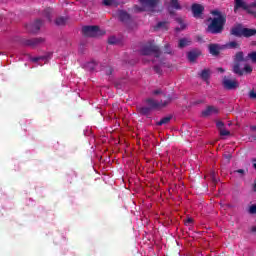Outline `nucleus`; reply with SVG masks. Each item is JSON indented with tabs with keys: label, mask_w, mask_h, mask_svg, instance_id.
<instances>
[{
	"label": "nucleus",
	"mask_w": 256,
	"mask_h": 256,
	"mask_svg": "<svg viewBox=\"0 0 256 256\" xmlns=\"http://www.w3.org/2000/svg\"><path fill=\"white\" fill-rule=\"evenodd\" d=\"M51 13H53V8H46L43 11V16L48 19V21H51Z\"/></svg>",
	"instance_id": "obj_27"
},
{
	"label": "nucleus",
	"mask_w": 256,
	"mask_h": 256,
	"mask_svg": "<svg viewBox=\"0 0 256 256\" xmlns=\"http://www.w3.org/2000/svg\"><path fill=\"white\" fill-rule=\"evenodd\" d=\"M254 169H256V163L253 164Z\"/></svg>",
	"instance_id": "obj_49"
},
{
	"label": "nucleus",
	"mask_w": 256,
	"mask_h": 256,
	"mask_svg": "<svg viewBox=\"0 0 256 256\" xmlns=\"http://www.w3.org/2000/svg\"><path fill=\"white\" fill-rule=\"evenodd\" d=\"M246 59H249L251 63H254V65H256V51L248 53Z\"/></svg>",
	"instance_id": "obj_28"
},
{
	"label": "nucleus",
	"mask_w": 256,
	"mask_h": 256,
	"mask_svg": "<svg viewBox=\"0 0 256 256\" xmlns=\"http://www.w3.org/2000/svg\"><path fill=\"white\" fill-rule=\"evenodd\" d=\"M198 76L201 77L203 81H209L211 77V69L205 68L200 73H198Z\"/></svg>",
	"instance_id": "obj_18"
},
{
	"label": "nucleus",
	"mask_w": 256,
	"mask_h": 256,
	"mask_svg": "<svg viewBox=\"0 0 256 256\" xmlns=\"http://www.w3.org/2000/svg\"><path fill=\"white\" fill-rule=\"evenodd\" d=\"M218 71H219L220 73H225V70H224L223 68H218Z\"/></svg>",
	"instance_id": "obj_46"
},
{
	"label": "nucleus",
	"mask_w": 256,
	"mask_h": 256,
	"mask_svg": "<svg viewBox=\"0 0 256 256\" xmlns=\"http://www.w3.org/2000/svg\"><path fill=\"white\" fill-rule=\"evenodd\" d=\"M246 61L247 59L245 58V53H243V51L236 52L233 58L232 72L235 75H238V77H243L245 73L247 75L253 73V68L249 64L244 65V68H242L241 64Z\"/></svg>",
	"instance_id": "obj_1"
},
{
	"label": "nucleus",
	"mask_w": 256,
	"mask_h": 256,
	"mask_svg": "<svg viewBox=\"0 0 256 256\" xmlns=\"http://www.w3.org/2000/svg\"><path fill=\"white\" fill-rule=\"evenodd\" d=\"M191 12L195 19H203V13H205V6L193 3L191 5Z\"/></svg>",
	"instance_id": "obj_7"
},
{
	"label": "nucleus",
	"mask_w": 256,
	"mask_h": 256,
	"mask_svg": "<svg viewBox=\"0 0 256 256\" xmlns=\"http://www.w3.org/2000/svg\"><path fill=\"white\" fill-rule=\"evenodd\" d=\"M163 52L166 55H173V49H171V45L170 44H166L163 48Z\"/></svg>",
	"instance_id": "obj_30"
},
{
	"label": "nucleus",
	"mask_w": 256,
	"mask_h": 256,
	"mask_svg": "<svg viewBox=\"0 0 256 256\" xmlns=\"http://www.w3.org/2000/svg\"><path fill=\"white\" fill-rule=\"evenodd\" d=\"M248 5L249 4L245 2V0H234V13H237L239 9H243L245 11V9H248Z\"/></svg>",
	"instance_id": "obj_15"
},
{
	"label": "nucleus",
	"mask_w": 256,
	"mask_h": 256,
	"mask_svg": "<svg viewBox=\"0 0 256 256\" xmlns=\"http://www.w3.org/2000/svg\"><path fill=\"white\" fill-rule=\"evenodd\" d=\"M251 233H256V225L255 226H252L251 229H250Z\"/></svg>",
	"instance_id": "obj_45"
},
{
	"label": "nucleus",
	"mask_w": 256,
	"mask_h": 256,
	"mask_svg": "<svg viewBox=\"0 0 256 256\" xmlns=\"http://www.w3.org/2000/svg\"><path fill=\"white\" fill-rule=\"evenodd\" d=\"M43 59H45V56L34 57V58H32V61H33V63H37V61H41V60H43Z\"/></svg>",
	"instance_id": "obj_42"
},
{
	"label": "nucleus",
	"mask_w": 256,
	"mask_h": 256,
	"mask_svg": "<svg viewBox=\"0 0 256 256\" xmlns=\"http://www.w3.org/2000/svg\"><path fill=\"white\" fill-rule=\"evenodd\" d=\"M248 212L250 213V215H255L256 213V204H253L249 207Z\"/></svg>",
	"instance_id": "obj_34"
},
{
	"label": "nucleus",
	"mask_w": 256,
	"mask_h": 256,
	"mask_svg": "<svg viewBox=\"0 0 256 256\" xmlns=\"http://www.w3.org/2000/svg\"><path fill=\"white\" fill-rule=\"evenodd\" d=\"M172 101L173 97H171V95H168L166 100H161L160 102L156 101L153 98L146 99V103L147 105H149L150 109H159V107H167V105H169V103H171Z\"/></svg>",
	"instance_id": "obj_5"
},
{
	"label": "nucleus",
	"mask_w": 256,
	"mask_h": 256,
	"mask_svg": "<svg viewBox=\"0 0 256 256\" xmlns=\"http://www.w3.org/2000/svg\"><path fill=\"white\" fill-rule=\"evenodd\" d=\"M138 111H139L140 115H144L146 117H149V115L151 114L150 107H140V108H138Z\"/></svg>",
	"instance_id": "obj_23"
},
{
	"label": "nucleus",
	"mask_w": 256,
	"mask_h": 256,
	"mask_svg": "<svg viewBox=\"0 0 256 256\" xmlns=\"http://www.w3.org/2000/svg\"><path fill=\"white\" fill-rule=\"evenodd\" d=\"M109 45H116L117 43V38L115 36H112L108 39Z\"/></svg>",
	"instance_id": "obj_36"
},
{
	"label": "nucleus",
	"mask_w": 256,
	"mask_h": 256,
	"mask_svg": "<svg viewBox=\"0 0 256 256\" xmlns=\"http://www.w3.org/2000/svg\"><path fill=\"white\" fill-rule=\"evenodd\" d=\"M234 173H239L240 177H245V170L244 169L235 170Z\"/></svg>",
	"instance_id": "obj_41"
},
{
	"label": "nucleus",
	"mask_w": 256,
	"mask_h": 256,
	"mask_svg": "<svg viewBox=\"0 0 256 256\" xmlns=\"http://www.w3.org/2000/svg\"><path fill=\"white\" fill-rule=\"evenodd\" d=\"M171 119H173V116H166L160 119V121L156 122V125L157 127H161L162 125H167L171 122Z\"/></svg>",
	"instance_id": "obj_20"
},
{
	"label": "nucleus",
	"mask_w": 256,
	"mask_h": 256,
	"mask_svg": "<svg viewBox=\"0 0 256 256\" xmlns=\"http://www.w3.org/2000/svg\"><path fill=\"white\" fill-rule=\"evenodd\" d=\"M171 6L173 7V9L181 11V4H179V0H171Z\"/></svg>",
	"instance_id": "obj_29"
},
{
	"label": "nucleus",
	"mask_w": 256,
	"mask_h": 256,
	"mask_svg": "<svg viewBox=\"0 0 256 256\" xmlns=\"http://www.w3.org/2000/svg\"><path fill=\"white\" fill-rule=\"evenodd\" d=\"M191 45V41H189L187 38H181L178 43L179 49H184V47H189Z\"/></svg>",
	"instance_id": "obj_21"
},
{
	"label": "nucleus",
	"mask_w": 256,
	"mask_h": 256,
	"mask_svg": "<svg viewBox=\"0 0 256 256\" xmlns=\"http://www.w3.org/2000/svg\"><path fill=\"white\" fill-rule=\"evenodd\" d=\"M152 95H164V97H166V99H167V95H165V93H163V90H161V89H156V90L152 91Z\"/></svg>",
	"instance_id": "obj_33"
},
{
	"label": "nucleus",
	"mask_w": 256,
	"mask_h": 256,
	"mask_svg": "<svg viewBox=\"0 0 256 256\" xmlns=\"http://www.w3.org/2000/svg\"><path fill=\"white\" fill-rule=\"evenodd\" d=\"M208 22H210V24L206 29L207 33H211L212 35H219L223 33V29H225V23H227V20H225V17L208 18Z\"/></svg>",
	"instance_id": "obj_2"
},
{
	"label": "nucleus",
	"mask_w": 256,
	"mask_h": 256,
	"mask_svg": "<svg viewBox=\"0 0 256 256\" xmlns=\"http://www.w3.org/2000/svg\"><path fill=\"white\" fill-rule=\"evenodd\" d=\"M252 161L255 163V161H256V158L252 159Z\"/></svg>",
	"instance_id": "obj_50"
},
{
	"label": "nucleus",
	"mask_w": 256,
	"mask_h": 256,
	"mask_svg": "<svg viewBox=\"0 0 256 256\" xmlns=\"http://www.w3.org/2000/svg\"><path fill=\"white\" fill-rule=\"evenodd\" d=\"M153 69L158 75H161V73H163V70H161V66L159 65L154 66Z\"/></svg>",
	"instance_id": "obj_39"
},
{
	"label": "nucleus",
	"mask_w": 256,
	"mask_h": 256,
	"mask_svg": "<svg viewBox=\"0 0 256 256\" xmlns=\"http://www.w3.org/2000/svg\"><path fill=\"white\" fill-rule=\"evenodd\" d=\"M254 189H256V180L254 181Z\"/></svg>",
	"instance_id": "obj_48"
},
{
	"label": "nucleus",
	"mask_w": 256,
	"mask_h": 256,
	"mask_svg": "<svg viewBox=\"0 0 256 256\" xmlns=\"http://www.w3.org/2000/svg\"><path fill=\"white\" fill-rule=\"evenodd\" d=\"M65 23H67V18H65L63 16L58 17L55 20V25H57L58 27H61V26L65 25Z\"/></svg>",
	"instance_id": "obj_26"
},
{
	"label": "nucleus",
	"mask_w": 256,
	"mask_h": 256,
	"mask_svg": "<svg viewBox=\"0 0 256 256\" xmlns=\"http://www.w3.org/2000/svg\"><path fill=\"white\" fill-rule=\"evenodd\" d=\"M103 4L106 5V7H109L115 4V0H104Z\"/></svg>",
	"instance_id": "obj_38"
},
{
	"label": "nucleus",
	"mask_w": 256,
	"mask_h": 256,
	"mask_svg": "<svg viewBox=\"0 0 256 256\" xmlns=\"http://www.w3.org/2000/svg\"><path fill=\"white\" fill-rule=\"evenodd\" d=\"M219 113V109L214 106H208L204 111H202V116L203 117H209V115H213Z\"/></svg>",
	"instance_id": "obj_17"
},
{
	"label": "nucleus",
	"mask_w": 256,
	"mask_h": 256,
	"mask_svg": "<svg viewBox=\"0 0 256 256\" xmlns=\"http://www.w3.org/2000/svg\"><path fill=\"white\" fill-rule=\"evenodd\" d=\"M222 85L224 89H227V91H233L239 87V82H237L236 79L231 80L225 76L222 81Z\"/></svg>",
	"instance_id": "obj_8"
},
{
	"label": "nucleus",
	"mask_w": 256,
	"mask_h": 256,
	"mask_svg": "<svg viewBox=\"0 0 256 256\" xmlns=\"http://www.w3.org/2000/svg\"><path fill=\"white\" fill-rule=\"evenodd\" d=\"M247 8L248 9H245L244 11H247L250 15H255V10H253V6H251V4L248 5Z\"/></svg>",
	"instance_id": "obj_35"
},
{
	"label": "nucleus",
	"mask_w": 256,
	"mask_h": 256,
	"mask_svg": "<svg viewBox=\"0 0 256 256\" xmlns=\"http://www.w3.org/2000/svg\"><path fill=\"white\" fill-rule=\"evenodd\" d=\"M113 74V68L108 67L106 70V75H112Z\"/></svg>",
	"instance_id": "obj_43"
},
{
	"label": "nucleus",
	"mask_w": 256,
	"mask_h": 256,
	"mask_svg": "<svg viewBox=\"0 0 256 256\" xmlns=\"http://www.w3.org/2000/svg\"><path fill=\"white\" fill-rule=\"evenodd\" d=\"M42 25H43V20L37 19L33 24L26 26V28L28 29V31H30V33H38Z\"/></svg>",
	"instance_id": "obj_11"
},
{
	"label": "nucleus",
	"mask_w": 256,
	"mask_h": 256,
	"mask_svg": "<svg viewBox=\"0 0 256 256\" xmlns=\"http://www.w3.org/2000/svg\"><path fill=\"white\" fill-rule=\"evenodd\" d=\"M141 6H135V10L138 13L143 11H155V8L159 5V0H139Z\"/></svg>",
	"instance_id": "obj_3"
},
{
	"label": "nucleus",
	"mask_w": 256,
	"mask_h": 256,
	"mask_svg": "<svg viewBox=\"0 0 256 256\" xmlns=\"http://www.w3.org/2000/svg\"><path fill=\"white\" fill-rule=\"evenodd\" d=\"M176 21L180 24V27H177L176 31H185V29H187V24L183 22V19L177 18Z\"/></svg>",
	"instance_id": "obj_25"
},
{
	"label": "nucleus",
	"mask_w": 256,
	"mask_h": 256,
	"mask_svg": "<svg viewBox=\"0 0 256 256\" xmlns=\"http://www.w3.org/2000/svg\"><path fill=\"white\" fill-rule=\"evenodd\" d=\"M213 183H217V178L215 177V172H212L211 174Z\"/></svg>",
	"instance_id": "obj_44"
},
{
	"label": "nucleus",
	"mask_w": 256,
	"mask_h": 256,
	"mask_svg": "<svg viewBox=\"0 0 256 256\" xmlns=\"http://www.w3.org/2000/svg\"><path fill=\"white\" fill-rule=\"evenodd\" d=\"M156 29H167V22H158Z\"/></svg>",
	"instance_id": "obj_32"
},
{
	"label": "nucleus",
	"mask_w": 256,
	"mask_h": 256,
	"mask_svg": "<svg viewBox=\"0 0 256 256\" xmlns=\"http://www.w3.org/2000/svg\"><path fill=\"white\" fill-rule=\"evenodd\" d=\"M201 55H203V52H201L200 49L195 48L187 52V59L190 63H195Z\"/></svg>",
	"instance_id": "obj_9"
},
{
	"label": "nucleus",
	"mask_w": 256,
	"mask_h": 256,
	"mask_svg": "<svg viewBox=\"0 0 256 256\" xmlns=\"http://www.w3.org/2000/svg\"><path fill=\"white\" fill-rule=\"evenodd\" d=\"M216 127L219 131H221V129H224L225 128V123H223V121H218L216 123Z\"/></svg>",
	"instance_id": "obj_37"
},
{
	"label": "nucleus",
	"mask_w": 256,
	"mask_h": 256,
	"mask_svg": "<svg viewBox=\"0 0 256 256\" xmlns=\"http://www.w3.org/2000/svg\"><path fill=\"white\" fill-rule=\"evenodd\" d=\"M140 54L144 56L153 55L156 57V59H159L161 57V49L157 45L148 44L141 48Z\"/></svg>",
	"instance_id": "obj_4"
},
{
	"label": "nucleus",
	"mask_w": 256,
	"mask_h": 256,
	"mask_svg": "<svg viewBox=\"0 0 256 256\" xmlns=\"http://www.w3.org/2000/svg\"><path fill=\"white\" fill-rule=\"evenodd\" d=\"M219 133L221 137H227L228 135H231V132L226 130L225 128H222L221 130H219Z\"/></svg>",
	"instance_id": "obj_31"
},
{
	"label": "nucleus",
	"mask_w": 256,
	"mask_h": 256,
	"mask_svg": "<svg viewBox=\"0 0 256 256\" xmlns=\"http://www.w3.org/2000/svg\"><path fill=\"white\" fill-rule=\"evenodd\" d=\"M243 24H237L230 29V35L233 37H243Z\"/></svg>",
	"instance_id": "obj_13"
},
{
	"label": "nucleus",
	"mask_w": 256,
	"mask_h": 256,
	"mask_svg": "<svg viewBox=\"0 0 256 256\" xmlns=\"http://www.w3.org/2000/svg\"><path fill=\"white\" fill-rule=\"evenodd\" d=\"M41 43H45V39L42 37L24 40V45L27 47H37V45H41Z\"/></svg>",
	"instance_id": "obj_10"
},
{
	"label": "nucleus",
	"mask_w": 256,
	"mask_h": 256,
	"mask_svg": "<svg viewBox=\"0 0 256 256\" xmlns=\"http://www.w3.org/2000/svg\"><path fill=\"white\" fill-rule=\"evenodd\" d=\"M96 67L97 61L95 60H92L84 65V69H86V71H95Z\"/></svg>",
	"instance_id": "obj_19"
},
{
	"label": "nucleus",
	"mask_w": 256,
	"mask_h": 256,
	"mask_svg": "<svg viewBox=\"0 0 256 256\" xmlns=\"http://www.w3.org/2000/svg\"><path fill=\"white\" fill-rule=\"evenodd\" d=\"M211 15H214V19H219L221 17H224L225 21H227V15L223 14L221 11L219 10H213L211 11Z\"/></svg>",
	"instance_id": "obj_24"
},
{
	"label": "nucleus",
	"mask_w": 256,
	"mask_h": 256,
	"mask_svg": "<svg viewBox=\"0 0 256 256\" xmlns=\"http://www.w3.org/2000/svg\"><path fill=\"white\" fill-rule=\"evenodd\" d=\"M226 49H241V44L237 41H230L226 44Z\"/></svg>",
	"instance_id": "obj_22"
},
{
	"label": "nucleus",
	"mask_w": 256,
	"mask_h": 256,
	"mask_svg": "<svg viewBox=\"0 0 256 256\" xmlns=\"http://www.w3.org/2000/svg\"><path fill=\"white\" fill-rule=\"evenodd\" d=\"M82 33L84 37H99L101 30H99V26H84Z\"/></svg>",
	"instance_id": "obj_6"
},
{
	"label": "nucleus",
	"mask_w": 256,
	"mask_h": 256,
	"mask_svg": "<svg viewBox=\"0 0 256 256\" xmlns=\"http://www.w3.org/2000/svg\"><path fill=\"white\" fill-rule=\"evenodd\" d=\"M256 29L255 28H243L242 30V37L249 39V37H255Z\"/></svg>",
	"instance_id": "obj_16"
},
{
	"label": "nucleus",
	"mask_w": 256,
	"mask_h": 256,
	"mask_svg": "<svg viewBox=\"0 0 256 256\" xmlns=\"http://www.w3.org/2000/svg\"><path fill=\"white\" fill-rule=\"evenodd\" d=\"M226 159H228V160L231 159V155H227Z\"/></svg>",
	"instance_id": "obj_47"
},
{
	"label": "nucleus",
	"mask_w": 256,
	"mask_h": 256,
	"mask_svg": "<svg viewBox=\"0 0 256 256\" xmlns=\"http://www.w3.org/2000/svg\"><path fill=\"white\" fill-rule=\"evenodd\" d=\"M117 16L119 21H121L122 23H127V21L131 20V15H129V13H127V11L125 10H118Z\"/></svg>",
	"instance_id": "obj_14"
},
{
	"label": "nucleus",
	"mask_w": 256,
	"mask_h": 256,
	"mask_svg": "<svg viewBox=\"0 0 256 256\" xmlns=\"http://www.w3.org/2000/svg\"><path fill=\"white\" fill-rule=\"evenodd\" d=\"M222 49H223V47H221V45H219V44H209L208 45L209 53L213 57H218V55H220Z\"/></svg>",
	"instance_id": "obj_12"
},
{
	"label": "nucleus",
	"mask_w": 256,
	"mask_h": 256,
	"mask_svg": "<svg viewBox=\"0 0 256 256\" xmlns=\"http://www.w3.org/2000/svg\"><path fill=\"white\" fill-rule=\"evenodd\" d=\"M184 225H186V227H189V225H193V218H187L184 221Z\"/></svg>",
	"instance_id": "obj_40"
}]
</instances>
